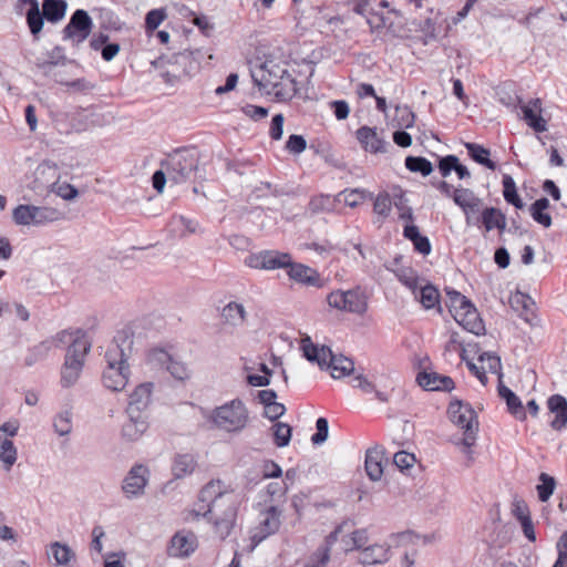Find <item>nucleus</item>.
I'll return each mask as SVG.
<instances>
[{
    "instance_id": "9d476101",
    "label": "nucleus",
    "mask_w": 567,
    "mask_h": 567,
    "mask_svg": "<svg viewBox=\"0 0 567 567\" xmlns=\"http://www.w3.org/2000/svg\"><path fill=\"white\" fill-rule=\"evenodd\" d=\"M147 363L154 368L166 370L175 380L186 381L192 371L186 363L163 348H153L148 351Z\"/></svg>"
},
{
    "instance_id": "a18cd8bd",
    "label": "nucleus",
    "mask_w": 567,
    "mask_h": 567,
    "mask_svg": "<svg viewBox=\"0 0 567 567\" xmlns=\"http://www.w3.org/2000/svg\"><path fill=\"white\" fill-rule=\"evenodd\" d=\"M395 276L398 280L411 290L414 297H416V291L420 287V279L416 271L410 267H402L395 270Z\"/></svg>"
},
{
    "instance_id": "2f4dec72",
    "label": "nucleus",
    "mask_w": 567,
    "mask_h": 567,
    "mask_svg": "<svg viewBox=\"0 0 567 567\" xmlns=\"http://www.w3.org/2000/svg\"><path fill=\"white\" fill-rule=\"evenodd\" d=\"M403 236L413 244V247L417 252L424 256L431 252V243L426 236L420 234L417 226L406 225L403 229Z\"/></svg>"
},
{
    "instance_id": "49530a36",
    "label": "nucleus",
    "mask_w": 567,
    "mask_h": 567,
    "mask_svg": "<svg viewBox=\"0 0 567 567\" xmlns=\"http://www.w3.org/2000/svg\"><path fill=\"white\" fill-rule=\"evenodd\" d=\"M340 197H343V202L349 207H357L365 199H372L373 194L364 188H352L344 189L339 194Z\"/></svg>"
},
{
    "instance_id": "f03ea898",
    "label": "nucleus",
    "mask_w": 567,
    "mask_h": 567,
    "mask_svg": "<svg viewBox=\"0 0 567 567\" xmlns=\"http://www.w3.org/2000/svg\"><path fill=\"white\" fill-rule=\"evenodd\" d=\"M256 84L278 101L291 100L297 93L296 80L286 66L274 60L264 62L252 72Z\"/></svg>"
},
{
    "instance_id": "c756f323",
    "label": "nucleus",
    "mask_w": 567,
    "mask_h": 567,
    "mask_svg": "<svg viewBox=\"0 0 567 567\" xmlns=\"http://www.w3.org/2000/svg\"><path fill=\"white\" fill-rule=\"evenodd\" d=\"M383 452L377 447L369 449L365 453V471L370 480L379 481L383 475Z\"/></svg>"
},
{
    "instance_id": "052dcab7",
    "label": "nucleus",
    "mask_w": 567,
    "mask_h": 567,
    "mask_svg": "<svg viewBox=\"0 0 567 567\" xmlns=\"http://www.w3.org/2000/svg\"><path fill=\"white\" fill-rule=\"evenodd\" d=\"M477 198L474 192L468 188H455L453 192V200L460 208L465 207Z\"/></svg>"
},
{
    "instance_id": "c03bdc74",
    "label": "nucleus",
    "mask_w": 567,
    "mask_h": 567,
    "mask_svg": "<svg viewBox=\"0 0 567 567\" xmlns=\"http://www.w3.org/2000/svg\"><path fill=\"white\" fill-rule=\"evenodd\" d=\"M415 299H417L425 309H432L439 303L440 293L432 285H420Z\"/></svg>"
},
{
    "instance_id": "69168bd1",
    "label": "nucleus",
    "mask_w": 567,
    "mask_h": 567,
    "mask_svg": "<svg viewBox=\"0 0 567 567\" xmlns=\"http://www.w3.org/2000/svg\"><path fill=\"white\" fill-rule=\"evenodd\" d=\"M415 461H416V458H415L414 454L408 453L405 451H400V452L395 453L393 456V463L401 471L411 468L414 465Z\"/></svg>"
},
{
    "instance_id": "f704fd0d",
    "label": "nucleus",
    "mask_w": 567,
    "mask_h": 567,
    "mask_svg": "<svg viewBox=\"0 0 567 567\" xmlns=\"http://www.w3.org/2000/svg\"><path fill=\"white\" fill-rule=\"evenodd\" d=\"M498 394L506 401L507 408L512 414L519 420H524L526 417L520 399L509 388L501 384L498 386Z\"/></svg>"
},
{
    "instance_id": "4be33fe9",
    "label": "nucleus",
    "mask_w": 567,
    "mask_h": 567,
    "mask_svg": "<svg viewBox=\"0 0 567 567\" xmlns=\"http://www.w3.org/2000/svg\"><path fill=\"white\" fill-rule=\"evenodd\" d=\"M547 408L550 413L555 414V419L550 422V426L560 431L567 425V400L560 394H554L547 400Z\"/></svg>"
},
{
    "instance_id": "680f3d73",
    "label": "nucleus",
    "mask_w": 567,
    "mask_h": 567,
    "mask_svg": "<svg viewBox=\"0 0 567 567\" xmlns=\"http://www.w3.org/2000/svg\"><path fill=\"white\" fill-rule=\"evenodd\" d=\"M317 432L311 436V442L315 445H321L328 439L329 424L326 417H319L316 422Z\"/></svg>"
},
{
    "instance_id": "7ed1b4c3",
    "label": "nucleus",
    "mask_w": 567,
    "mask_h": 567,
    "mask_svg": "<svg viewBox=\"0 0 567 567\" xmlns=\"http://www.w3.org/2000/svg\"><path fill=\"white\" fill-rule=\"evenodd\" d=\"M210 421L216 429L226 433H241L249 424L250 416L246 403L235 398L212 411Z\"/></svg>"
},
{
    "instance_id": "0e129e2a",
    "label": "nucleus",
    "mask_w": 567,
    "mask_h": 567,
    "mask_svg": "<svg viewBox=\"0 0 567 567\" xmlns=\"http://www.w3.org/2000/svg\"><path fill=\"white\" fill-rule=\"evenodd\" d=\"M166 18V13L163 9H154L147 12L145 18L146 29L150 31H154L158 28V25Z\"/></svg>"
},
{
    "instance_id": "864d4df0",
    "label": "nucleus",
    "mask_w": 567,
    "mask_h": 567,
    "mask_svg": "<svg viewBox=\"0 0 567 567\" xmlns=\"http://www.w3.org/2000/svg\"><path fill=\"white\" fill-rule=\"evenodd\" d=\"M333 208V199L329 195H319L310 199L308 210L311 214L330 212Z\"/></svg>"
},
{
    "instance_id": "9b49d317",
    "label": "nucleus",
    "mask_w": 567,
    "mask_h": 567,
    "mask_svg": "<svg viewBox=\"0 0 567 567\" xmlns=\"http://www.w3.org/2000/svg\"><path fill=\"white\" fill-rule=\"evenodd\" d=\"M330 307L346 312L362 315L368 308L365 293L360 288L349 290H336L328 295Z\"/></svg>"
},
{
    "instance_id": "4d7b16f0",
    "label": "nucleus",
    "mask_w": 567,
    "mask_h": 567,
    "mask_svg": "<svg viewBox=\"0 0 567 567\" xmlns=\"http://www.w3.org/2000/svg\"><path fill=\"white\" fill-rule=\"evenodd\" d=\"M482 204V199L477 198L473 203L461 208L465 215V221L467 226H478L480 216H476V214L481 210Z\"/></svg>"
},
{
    "instance_id": "5701e85b",
    "label": "nucleus",
    "mask_w": 567,
    "mask_h": 567,
    "mask_svg": "<svg viewBox=\"0 0 567 567\" xmlns=\"http://www.w3.org/2000/svg\"><path fill=\"white\" fill-rule=\"evenodd\" d=\"M357 138L365 151L371 153H384L386 151V142L379 136L377 128L362 126L357 131Z\"/></svg>"
},
{
    "instance_id": "cd10ccee",
    "label": "nucleus",
    "mask_w": 567,
    "mask_h": 567,
    "mask_svg": "<svg viewBox=\"0 0 567 567\" xmlns=\"http://www.w3.org/2000/svg\"><path fill=\"white\" fill-rule=\"evenodd\" d=\"M509 306L522 319L526 322H532L535 302L528 295L520 291L512 293L509 297Z\"/></svg>"
},
{
    "instance_id": "72a5a7b5",
    "label": "nucleus",
    "mask_w": 567,
    "mask_h": 567,
    "mask_svg": "<svg viewBox=\"0 0 567 567\" xmlns=\"http://www.w3.org/2000/svg\"><path fill=\"white\" fill-rule=\"evenodd\" d=\"M23 3H28L30 8L27 11V23L30 29V32L33 35H37L41 32L43 28V12H40L38 0H21Z\"/></svg>"
},
{
    "instance_id": "f257e3e1",
    "label": "nucleus",
    "mask_w": 567,
    "mask_h": 567,
    "mask_svg": "<svg viewBox=\"0 0 567 567\" xmlns=\"http://www.w3.org/2000/svg\"><path fill=\"white\" fill-rule=\"evenodd\" d=\"M133 333L130 329L117 331L105 351L102 384L112 392L123 391L132 375L128 359L133 352Z\"/></svg>"
},
{
    "instance_id": "ddd939ff",
    "label": "nucleus",
    "mask_w": 567,
    "mask_h": 567,
    "mask_svg": "<svg viewBox=\"0 0 567 567\" xmlns=\"http://www.w3.org/2000/svg\"><path fill=\"white\" fill-rule=\"evenodd\" d=\"M281 525V511L275 506H270L260 512L258 524L250 530V539L255 546L260 544L270 535L276 534Z\"/></svg>"
},
{
    "instance_id": "37998d69",
    "label": "nucleus",
    "mask_w": 567,
    "mask_h": 567,
    "mask_svg": "<svg viewBox=\"0 0 567 567\" xmlns=\"http://www.w3.org/2000/svg\"><path fill=\"white\" fill-rule=\"evenodd\" d=\"M18 452L13 442L9 439H0V461L6 471H10L17 462Z\"/></svg>"
},
{
    "instance_id": "bf43d9fd",
    "label": "nucleus",
    "mask_w": 567,
    "mask_h": 567,
    "mask_svg": "<svg viewBox=\"0 0 567 567\" xmlns=\"http://www.w3.org/2000/svg\"><path fill=\"white\" fill-rule=\"evenodd\" d=\"M329 560V548H318L306 561L305 567H326Z\"/></svg>"
},
{
    "instance_id": "4c0bfd02",
    "label": "nucleus",
    "mask_w": 567,
    "mask_h": 567,
    "mask_svg": "<svg viewBox=\"0 0 567 567\" xmlns=\"http://www.w3.org/2000/svg\"><path fill=\"white\" fill-rule=\"evenodd\" d=\"M352 386L360 389L363 393H373L380 402H388L390 393L388 391L378 390L375 384L368 380L363 374H358L352 379Z\"/></svg>"
},
{
    "instance_id": "09e8293b",
    "label": "nucleus",
    "mask_w": 567,
    "mask_h": 567,
    "mask_svg": "<svg viewBox=\"0 0 567 567\" xmlns=\"http://www.w3.org/2000/svg\"><path fill=\"white\" fill-rule=\"evenodd\" d=\"M53 427L58 435L66 436L72 432V413L70 411H62L56 414L53 420Z\"/></svg>"
},
{
    "instance_id": "aec40b11",
    "label": "nucleus",
    "mask_w": 567,
    "mask_h": 567,
    "mask_svg": "<svg viewBox=\"0 0 567 567\" xmlns=\"http://www.w3.org/2000/svg\"><path fill=\"white\" fill-rule=\"evenodd\" d=\"M416 381L420 386L427 391H451L454 389V381L450 377L436 372H420Z\"/></svg>"
},
{
    "instance_id": "39448f33",
    "label": "nucleus",
    "mask_w": 567,
    "mask_h": 567,
    "mask_svg": "<svg viewBox=\"0 0 567 567\" xmlns=\"http://www.w3.org/2000/svg\"><path fill=\"white\" fill-rule=\"evenodd\" d=\"M449 414L451 421L458 427L464 430V437L457 443L461 451L472 460L471 447L475 444L476 432L478 430V422L476 413L468 404H463L460 401L451 402L449 406Z\"/></svg>"
},
{
    "instance_id": "6ab92c4d",
    "label": "nucleus",
    "mask_w": 567,
    "mask_h": 567,
    "mask_svg": "<svg viewBox=\"0 0 567 567\" xmlns=\"http://www.w3.org/2000/svg\"><path fill=\"white\" fill-rule=\"evenodd\" d=\"M69 117L71 130L76 133L85 132L102 124L101 115L93 107L78 109Z\"/></svg>"
},
{
    "instance_id": "774afa93",
    "label": "nucleus",
    "mask_w": 567,
    "mask_h": 567,
    "mask_svg": "<svg viewBox=\"0 0 567 567\" xmlns=\"http://www.w3.org/2000/svg\"><path fill=\"white\" fill-rule=\"evenodd\" d=\"M124 559V551L107 553L104 556V567H125Z\"/></svg>"
},
{
    "instance_id": "e2e57ef3",
    "label": "nucleus",
    "mask_w": 567,
    "mask_h": 567,
    "mask_svg": "<svg viewBox=\"0 0 567 567\" xmlns=\"http://www.w3.org/2000/svg\"><path fill=\"white\" fill-rule=\"evenodd\" d=\"M480 361L483 365H485L486 373H499L502 368L499 357L485 352L480 355Z\"/></svg>"
},
{
    "instance_id": "2eb2a0df",
    "label": "nucleus",
    "mask_w": 567,
    "mask_h": 567,
    "mask_svg": "<svg viewBox=\"0 0 567 567\" xmlns=\"http://www.w3.org/2000/svg\"><path fill=\"white\" fill-rule=\"evenodd\" d=\"M148 480V467L143 464H135L131 467L122 482V492L128 499L138 498L144 495Z\"/></svg>"
},
{
    "instance_id": "bb28decb",
    "label": "nucleus",
    "mask_w": 567,
    "mask_h": 567,
    "mask_svg": "<svg viewBox=\"0 0 567 567\" xmlns=\"http://www.w3.org/2000/svg\"><path fill=\"white\" fill-rule=\"evenodd\" d=\"M390 558L389 547L386 545L374 544L364 547L358 556L360 564L364 566L383 564Z\"/></svg>"
},
{
    "instance_id": "7c9ffc66",
    "label": "nucleus",
    "mask_w": 567,
    "mask_h": 567,
    "mask_svg": "<svg viewBox=\"0 0 567 567\" xmlns=\"http://www.w3.org/2000/svg\"><path fill=\"white\" fill-rule=\"evenodd\" d=\"M221 318L226 324L240 327L246 321L247 311L243 303L229 302L223 308Z\"/></svg>"
},
{
    "instance_id": "a19ab883",
    "label": "nucleus",
    "mask_w": 567,
    "mask_h": 567,
    "mask_svg": "<svg viewBox=\"0 0 567 567\" xmlns=\"http://www.w3.org/2000/svg\"><path fill=\"white\" fill-rule=\"evenodd\" d=\"M465 147L470 156L478 164L491 171L496 169V164L489 159V151L482 145L475 143H466Z\"/></svg>"
},
{
    "instance_id": "f8f14e48",
    "label": "nucleus",
    "mask_w": 567,
    "mask_h": 567,
    "mask_svg": "<svg viewBox=\"0 0 567 567\" xmlns=\"http://www.w3.org/2000/svg\"><path fill=\"white\" fill-rule=\"evenodd\" d=\"M93 29V21L89 13L83 9H78L71 16L69 23L62 31L63 41L71 42L72 45H79L84 42Z\"/></svg>"
},
{
    "instance_id": "a878e982",
    "label": "nucleus",
    "mask_w": 567,
    "mask_h": 567,
    "mask_svg": "<svg viewBox=\"0 0 567 567\" xmlns=\"http://www.w3.org/2000/svg\"><path fill=\"white\" fill-rule=\"evenodd\" d=\"M287 268L290 279L307 286H319L320 277L313 268L302 264H293L291 260Z\"/></svg>"
},
{
    "instance_id": "e433bc0d",
    "label": "nucleus",
    "mask_w": 567,
    "mask_h": 567,
    "mask_svg": "<svg viewBox=\"0 0 567 567\" xmlns=\"http://www.w3.org/2000/svg\"><path fill=\"white\" fill-rule=\"evenodd\" d=\"M373 213L377 217L375 221L382 224L391 214L392 199L388 192H380L373 196Z\"/></svg>"
},
{
    "instance_id": "5fc2aeb1",
    "label": "nucleus",
    "mask_w": 567,
    "mask_h": 567,
    "mask_svg": "<svg viewBox=\"0 0 567 567\" xmlns=\"http://www.w3.org/2000/svg\"><path fill=\"white\" fill-rule=\"evenodd\" d=\"M50 190L64 200H73L78 197V189L69 183L53 182L49 186Z\"/></svg>"
},
{
    "instance_id": "0eeeda50",
    "label": "nucleus",
    "mask_w": 567,
    "mask_h": 567,
    "mask_svg": "<svg viewBox=\"0 0 567 567\" xmlns=\"http://www.w3.org/2000/svg\"><path fill=\"white\" fill-rule=\"evenodd\" d=\"M169 181L175 184L186 182L198 166V157L193 148H178L169 153L161 163Z\"/></svg>"
},
{
    "instance_id": "1a4fd4ad",
    "label": "nucleus",
    "mask_w": 567,
    "mask_h": 567,
    "mask_svg": "<svg viewBox=\"0 0 567 567\" xmlns=\"http://www.w3.org/2000/svg\"><path fill=\"white\" fill-rule=\"evenodd\" d=\"M62 213L53 207L21 204L12 212V220L18 226H42L58 221Z\"/></svg>"
},
{
    "instance_id": "6e6552de",
    "label": "nucleus",
    "mask_w": 567,
    "mask_h": 567,
    "mask_svg": "<svg viewBox=\"0 0 567 567\" xmlns=\"http://www.w3.org/2000/svg\"><path fill=\"white\" fill-rule=\"evenodd\" d=\"M91 343L84 336L74 338L72 344L68 348L65 361L61 371V384L64 388L72 386L82 372L84 359L90 351Z\"/></svg>"
},
{
    "instance_id": "dca6fc26",
    "label": "nucleus",
    "mask_w": 567,
    "mask_h": 567,
    "mask_svg": "<svg viewBox=\"0 0 567 567\" xmlns=\"http://www.w3.org/2000/svg\"><path fill=\"white\" fill-rule=\"evenodd\" d=\"M234 496L226 493L221 481H210L207 483L199 493V501L207 503V509L204 515H214L215 509L219 506V503H226L230 505L234 502Z\"/></svg>"
},
{
    "instance_id": "412c9836",
    "label": "nucleus",
    "mask_w": 567,
    "mask_h": 567,
    "mask_svg": "<svg viewBox=\"0 0 567 567\" xmlns=\"http://www.w3.org/2000/svg\"><path fill=\"white\" fill-rule=\"evenodd\" d=\"M478 225H482L486 233L497 229L502 234L506 229L507 219L501 209L485 207L481 212Z\"/></svg>"
},
{
    "instance_id": "338daca9",
    "label": "nucleus",
    "mask_w": 567,
    "mask_h": 567,
    "mask_svg": "<svg viewBox=\"0 0 567 567\" xmlns=\"http://www.w3.org/2000/svg\"><path fill=\"white\" fill-rule=\"evenodd\" d=\"M307 147V142L301 135H290L287 143L286 148L292 154H300Z\"/></svg>"
},
{
    "instance_id": "423d86ee",
    "label": "nucleus",
    "mask_w": 567,
    "mask_h": 567,
    "mask_svg": "<svg viewBox=\"0 0 567 567\" xmlns=\"http://www.w3.org/2000/svg\"><path fill=\"white\" fill-rule=\"evenodd\" d=\"M447 306L455 321L468 332L480 334L484 331V324L476 308L462 293L447 290Z\"/></svg>"
},
{
    "instance_id": "a211bd4d",
    "label": "nucleus",
    "mask_w": 567,
    "mask_h": 567,
    "mask_svg": "<svg viewBox=\"0 0 567 567\" xmlns=\"http://www.w3.org/2000/svg\"><path fill=\"white\" fill-rule=\"evenodd\" d=\"M154 388L155 384L150 381L137 384L128 396L126 410L146 413L152 402Z\"/></svg>"
},
{
    "instance_id": "13d9d810",
    "label": "nucleus",
    "mask_w": 567,
    "mask_h": 567,
    "mask_svg": "<svg viewBox=\"0 0 567 567\" xmlns=\"http://www.w3.org/2000/svg\"><path fill=\"white\" fill-rule=\"evenodd\" d=\"M482 204V199L477 198L473 203L461 208L465 215V221L467 226H478L480 216H476V214L481 210Z\"/></svg>"
},
{
    "instance_id": "c85d7f7f",
    "label": "nucleus",
    "mask_w": 567,
    "mask_h": 567,
    "mask_svg": "<svg viewBox=\"0 0 567 567\" xmlns=\"http://www.w3.org/2000/svg\"><path fill=\"white\" fill-rule=\"evenodd\" d=\"M197 467V458L194 454H177L172 464V474L179 480L194 473Z\"/></svg>"
},
{
    "instance_id": "473e14b6",
    "label": "nucleus",
    "mask_w": 567,
    "mask_h": 567,
    "mask_svg": "<svg viewBox=\"0 0 567 567\" xmlns=\"http://www.w3.org/2000/svg\"><path fill=\"white\" fill-rule=\"evenodd\" d=\"M66 7L64 0H43L42 12L49 22L56 23L65 17Z\"/></svg>"
},
{
    "instance_id": "de8ad7c7",
    "label": "nucleus",
    "mask_w": 567,
    "mask_h": 567,
    "mask_svg": "<svg viewBox=\"0 0 567 567\" xmlns=\"http://www.w3.org/2000/svg\"><path fill=\"white\" fill-rule=\"evenodd\" d=\"M539 482L540 484L536 486L538 498L540 502H547L554 494L556 481L547 473H542L539 475Z\"/></svg>"
},
{
    "instance_id": "3c124183",
    "label": "nucleus",
    "mask_w": 567,
    "mask_h": 567,
    "mask_svg": "<svg viewBox=\"0 0 567 567\" xmlns=\"http://www.w3.org/2000/svg\"><path fill=\"white\" fill-rule=\"evenodd\" d=\"M292 429L287 423L277 422L272 425L275 443L278 447H285L289 444Z\"/></svg>"
},
{
    "instance_id": "ea45409f",
    "label": "nucleus",
    "mask_w": 567,
    "mask_h": 567,
    "mask_svg": "<svg viewBox=\"0 0 567 567\" xmlns=\"http://www.w3.org/2000/svg\"><path fill=\"white\" fill-rule=\"evenodd\" d=\"M49 553L59 566H68L75 558V553L71 547L60 542L52 543Z\"/></svg>"
},
{
    "instance_id": "20e7f679",
    "label": "nucleus",
    "mask_w": 567,
    "mask_h": 567,
    "mask_svg": "<svg viewBox=\"0 0 567 567\" xmlns=\"http://www.w3.org/2000/svg\"><path fill=\"white\" fill-rule=\"evenodd\" d=\"M301 349L308 361L316 362L321 369H330L334 379L349 375L354 370L351 359L333 354L331 349L326 346L313 344L309 337L302 339Z\"/></svg>"
},
{
    "instance_id": "c9c22d12",
    "label": "nucleus",
    "mask_w": 567,
    "mask_h": 567,
    "mask_svg": "<svg viewBox=\"0 0 567 567\" xmlns=\"http://www.w3.org/2000/svg\"><path fill=\"white\" fill-rule=\"evenodd\" d=\"M236 518V507L234 502H230V505H228L227 509L224 513V516L220 518H216L214 522L215 525V532L220 538H226L234 526Z\"/></svg>"
},
{
    "instance_id": "8fccbe9b",
    "label": "nucleus",
    "mask_w": 567,
    "mask_h": 567,
    "mask_svg": "<svg viewBox=\"0 0 567 567\" xmlns=\"http://www.w3.org/2000/svg\"><path fill=\"white\" fill-rule=\"evenodd\" d=\"M171 227L179 236H186L196 231L197 223L184 216H175L172 218Z\"/></svg>"
},
{
    "instance_id": "58836bf2",
    "label": "nucleus",
    "mask_w": 567,
    "mask_h": 567,
    "mask_svg": "<svg viewBox=\"0 0 567 567\" xmlns=\"http://www.w3.org/2000/svg\"><path fill=\"white\" fill-rule=\"evenodd\" d=\"M548 207L549 200L546 197L536 199L529 207L530 216L533 219L545 228L551 226V217L548 213H546Z\"/></svg>"
},
{
    "instance_id": "79ce46f5",
    "label": "nucleus",
    "mask_w": 567,
    "mask_h": 567,
    "mask_svg": "<svg viewBox=\"0 0 567 567\" xmlns=\"http://www.w3.org/2000/svg\"><path fill=\"white\" fill-rule=\"evenodd\" d=\"M503 196L504 199L515 206L517 209H523L525 204L523 203L522 198L518 196L516 190V184L515 181L511 175H504L503 176Z\"/></svg>"
},
{
    "instance_id": "4468645a",
    "label": "nucleus",
    "mask_w": 567,
    "mask_h": 567,
    "mask_svg": "<svg viewBox=\"0 0 567 567\" xmlns=\"http://www.w3.org/2000/svg\"><path fill=\"white\" fill-rule=\"evenodd\" d=\"M245 265L254 269L275 270L290 265V255L278 250H262L248 255Z\"/></svg>"
},
{
    "instance_id": "b1692460",
    "label": "nucleus",
    "mask_w": 567,
    "mask_h": 567,
    "mask_svg": "<svg viewBox=\"0 0 567 567\" xmlns=\"http://www.w3.org/2000/svg\"><path fill=\"white\" fill-rule=\"evenodd\" d=\"M197 546L194 534L177 533L173 536L169 546V555L174 557H187L194 553Z\"/></svg>"
},
{
    "instance_id": "393cba45",
    "label": "nucleus",
    "mask_w": 567,
    "mask_h": 567,
    "mask_svg": "<svg viewBox=\"0 0 567 567\" xmlns=\"http://www.w3.org/2000/svg\"><path fill=\"white\" fill-rule=\"evenodd\" d=\"M523 117L526 123L536 132H545L547 130V122L540 115L542 103L540 100H532L529 103L522 106Z\"/></svg>"
},
{
    "instance_id": "603ef678",
    "label": "nucleus",
    "mask_w": 567,
    "mask_h": 567,
    "mask_svg": "<svg viewBox=\"0 0 567 567\" xmlns=\"http://www.w3.org/2000/svg\"><path fill=\"white\" fill-rule=\"evenodd\" d=\"M405 166L409 171L421 173L423 176L430 175L433 171L431 162L424 157L408 156Z\"/></svg>"
},
{
    "instance_id": "6e6d98bb",
    "label": "nucleus",
    "mask_w": 567,
    "mask_h": 567,
    "mask_svg": "<svg viewBox=\"0 0 567 567\" xmlns=\"http://www.w3.org/2000/svg\"><path fill=\"white\" fill-rule=\"evenodd\" d=\"M393 122L399 127L409 128L414 124V113L406 105H396Z\"/></svg>"
},
{
    "instance_id": "f3484780",
    "label": "nucleus",
    "mask_w": 567,
    "mask_h": 567,
    "mask_svg": "<svg viewBox=\"0 0 567 567\" xmlns=\"http://www.w3.org/2000/svg\"><path fill=\"white\" fill-rule=\"evenodd\" d=\"M127 420L123 423L121 429V436L127 442L138 441L148 430V415L147 413L132 412L125 410Z\"/></svg>"
}]
</instances>
